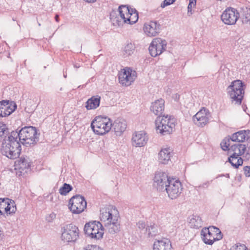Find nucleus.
Listing matches in <instances>:
<instances>
[{
    "label": "nucleus",
    "mask_w": 250,
    "mask_h": 250,
    "mask_svg": "<svg viewBox=\"0 0 250 250\" xmlns=\"http://www.w3.org/2000/svg\"><path fill=\"white\" fill-rule=\"evenodd\" d=\"M175 1V0H165L161 5V7L164 8L165 7L173 3Z\"/></svg>",
    "instance_id": "nucleus-40"
},
{
    "label": "nucleus",
    "mask_w": 250,
    "mask_h": 250,
    "mask_svg": "<svg viewBox=\"0 0 250 250\" xmlns=\"http://www.w3.org/2000/svg\"><path fill=\"white\" fill-rule=\"evenodd\" d=\"M240 17L239 13L237 9L228 7L225 9L221 15L222 21L227 25H234L236 23Z\"/></svg>",
    "instance_id": "nucleus-16"
},
{
    "label": "nucleus",
    "mask_w": 250,
    "mask_h": 250,
    "mask_svg": "<svg viewBox=\"0 0 250 250\" xmlns=\"http://www.w3.org/2000/svg\"><path fill=\"white\" fill-rule=\"evenodd\" d=\"M137 226L140 229L144 230V233H145V229L146 227V224L145 222L143 221H139L137 223Z\"/></svg>",
    "instance_id": "nucleus-42"
},
{
    "label": "nucleus",
    "mask_w": 250,
    "mask_h": 250,
    "mask_svg": "<svg viewBox=\"0 0 250 250\" xmlns=\"http://www.w3.org/2000/svg\"><path fill=\"white\" fill-rule=\"evenodd\" d=\"M86 201L83 196L76 195L70 199L69 208L73 213L80 214L86 208Z\"/></svg>",
    "instance_id": "nucleus-11"
},
{
    "label": "nucleus",
    "mask_w": 250,
    "mask_h": 250,
    "mask_svg": "<svg viewBox=\"0 0 250 250\" xmlns=\"http://www.w3.org/2000/svg\"><path fill=\"white\" fill-rule=\"evenodd\" d=\"M17 104L14 101L3 100L0 102V117L10 115L17 109Z\"/></svg>",
    "instance_id": "nucleus-18"
},
{
    "label": "nucleus",
    "mask_w": 250,
    "mask_h": 250,
    "mask_svg": "<svg viewBox=\"0 0 250 250\" xmlns=\"http://www.w3.org/2000/svg\"><path fill=\"white\" fill-rule=\"evenodd\" d=\"M74 66L76 68H79L80 67V66L77 64H74Z\"/></svg>",
    "instance_id": "nucleus-49"
},
{
    "label": "nucleus",
    "mask_w": 250,
    "mask_h": 250,
    "mask_svg": "<svg viewBox=\"0 0 250 250\" xmlns=\"http://www.w3.org/2000/svg\"><path fill=\"white\" fill-rule=\"evenodd\" d=\"M104 229L103 225L100 222L95 221L86 223L84 231L89 237L99 240L103 237Z\"/></svg>",
    "instance_id": "nucleus-7"
},
{
    "label": "nucleus",
    "mask_w": 250,
    "mask_h": 250,
    "mask_svg": "<svg viewBox=\"0 0 250 250\" xmlns=\"http://www.w3.org/2000/svg\"><path fill=\"white\" fill-rule=\"evenodd\" d=\"M203 242L208 245H212L216 241L221 239L223 235L220 229L214 226L203 228L201 232Z\"/></svg>",
    "instance_id": "nucleus-6"
},
{
    "label": "nucleus",
    "mask_w": 250,
    "mask_h": 250,
    "mask_svg": "<svg viewBox=\"0 0 250 250\" xmlns=\"http://www.w3.org/2000/svg\"><path fill=\"white\" fill-rule=\"evenodd\" d=\"M126 123L122 119H117L112 122V127L117 136H121L126 128Z\"/></svg>",
    "instance_id": "nucleus-21"
},
{
    "label": "nucleus",
    "mask_w": 250,
    "mask_h": 250,
    "mask_svg": "<svg viewBox=\"0 0 250 250\" xmlns=\"http://www.w3.org/2000/svg\"><path fill=\"white\" fill-rule=\"evenodd\" d=\"M183 189L182 185L180 181L175 178H173L168 182L167 188L164 190L166 191L168 197L171 200L177 199L181 194Z\"/></svg>",
    "instance_id": "nucleus-9"
},
{
    "label": "nucleus",
    "mask_w": 250,
    "mask_h": 250,
    "mask_svg": "<svg viewBox=\"0 0 250 250\" xmlns=\"http://www.w3.org/2000/svg\"><path fill=\"white\" fill-rule=\"evenodd\" d=\"M230 137H226L223 140L220 144L222 149L224 150H228V153L229 152V146H230Z\"/></svg>",
    "instance_id": "nucleus-36"
},
{
    "label": "nucleus",
    "mask_w": 250,
    "mask_h": 250,
    "mask_svg": "<svg viewBox=\"0 0 250 250\" xmlns=\"http://www.w3.org/2000/svg\"><path fill=\"white\" fill-rule=\"evenodd\" d=\"M105 229L108 232L112 234L119 232L120 230V224L119 219H116V221H111L110 222L103 224Z\"/></svg>",
    "instance_id": "nucleus-24"
},
{
    "label": "nucleus",
    "mask_w": 250,
    "mask_h": 250,
    "mask_svg": "<svg viewBox=\"0 0 250 250\" xmlns=\"http://www.w3.org/2000/svg\"><path fill=\"white\" fill-rule=\"evenodd\" d=\"M226 177H229V174H226Z\"/></svg>",
    "instance_id": "nucleus-51"
},
{
    "label": "nucleus",
    "mask_w": 250,
    "mask_h": 250,
    "mask_svg": "<svg viewBox=\"0 0 250 250\" xmlns=\"http://www.w3.org/2000/svg\"><path fill=\"white\" fill-rule=\"evenodd\" d=\"M245 175L246 177H250V166H246L244 167Z\"/></svg>",
    "instance_id": "nucleus-44"
},
{
    "label": "nucleus",
    "mask_w": 250,
    "mask_h": 250,
    "mask_svg": "<svg viewBox=\"0 0 250 250\" xmlns=\"http://www.w3.org/2000/svg\"><path fill=\"white\" fill-rule=\"evenodd\" d=\"M154 250H171V245L169 240L163 239L155 241L153 244Z\"/></svg>",
    "instance_id": "nucleus-25"
},
{
    "label": "nucleus",
    "mask_w": 250,
    "mask_h": 250,
    "mask_svg": "<svg viewBox=\"0 0 250 250\" xmlns=\"http://www.w3.org/2000/svg\"><path fill=\"white\" fill-rule=\"evenodd\" d=\"M165 109V101L160 99L152 103L150 107V110L155 115L161 116Z\"/></svg>",
    "instance_id": "nucleus-23"
},
{
    "label": "nucleus",
    "mask_w": 250,
    "mask_h": 250,
    "mask_svg": "<svg viewBox=\"0 0 250 250\" xmlns=\"http://www.w3.org/2000/svg\"><path fill=\"white\" fill-rule=\"evenodd\" d=\"M245 132V136L246 140H248L250 138V130H243Z\"/></svg>",
    "instance_id": "nucleus-46"
},
{
    "label": "nucleus",
    "mask_w": 250,
    "mask_h": 250,
    "mask_svg": "<svg viewBox=\"0 0 250 250\" xmlns=\"http://www.w3.org/2000/svg\"><path fill=\"white\" fill-rule=\"evenodd\" d=\"M143 30L147 36L155 37L160 32V24L156 21H149L144 24Z\"/></svg>",
    "instance_id": "nucleus-19"
},
{
    "label": "nucleus",
    "mask_w": 250,
    "mask_h": 250,
    "mask_svg": "<svg viewBox=\"0 0 250 250\" xmlns=\"http://www.w3.org/2000/svg\"><path fill=\"white\" fill-rule=\"evenodd\" d=\"M196 0H189V2L188 6V13H190L192 14V8L196 5Z\"/></svg>",
    "instance_id": "nucleus-39"
},
{
    "label": "nucleus",
    "mask_w": 250,
    "mask_h": 250,
    "mask_svg": "<svg viewBox=\"0 0 250 250\" xmlns=\"http://www.w3.org/2000/svg\"><path fill=\"white\" fill-rule=\"evenodd\" d=\"M175 124L176 119L171 116H158L155 120L157 131L163 135L171 133Z\"/></svg>",
    "instance_id": "nucleus-4"
},
{
    "label": "nucleus",
    "mask_w": 250,
    "mask_h": 250,
    "mask_svg": "<svg viewBox=\"0 0 250 250\" xmlns=\"http://www.w3.org/2000/svg\"><path fill=\"white\" fill-rule=\"evenodd\" d=\"M220 176H218L216 177V178H218V177H219Z\"/></svg>",
    "instance_id": "nucleus-55"
},
{
    "label": "nucleus",
    "mask_w": 250,
    "mask_h": 250,
    "mask_svg": "<svg viewBox=\"0 0 250 250\" xmlns=\"http://www.w3.org/2000/svg\"><path fill=\"white\" fill-rule=\"evenodd\" d=\"M172 177L168 176L165 172H158L155 173L153 179V186L158 191L164 192L168 185V182Z\"/></svg>",
    "instance_id": "nucleus-15"
},
{
    "label": "nucleus",
    "mask_w": 250,
    "mask_h": 250,
    "mask_svg": "<svg viewBox=\"0 0 250 250\" xmlns=\"http://www.w3.org/2000/svg\"><path fill=\"white\" fill-rule=\"evenodd\" d=\"M11 133L13 139L16 138L24 145L34 144L38 141L37 129L32 126H25L19 132L13 131Z\"/></svg>",
    "instance_id": "nucleus-3"
},
{
    "label": "nucleus",
    "mask_w": 250,
    "mask_h": 250,
    "mask_svg": "<svg viewBox=\"0 0 250 250\" xmlns=\"http://www.w3.org/2000/svg\"><path fill=\"white\" fill-rule=\"evenodd\" d=\"M0 209H1L0 208ZM2 214V212L1 210V209H0V215H1Z\"/></svg>",
    "instance_id": "nucleus-50"
},
{
    "label": "nucleus",
    "mask_w": 250,
    "mask_h": 250,
    "mask_svg": "<svg viewBox=\"0 0 250 250\" xmlns=\"http://www.w3.org/2000/svg\"><path fill=\"white\" fill-rule=\"evenodd\" d=\"M171 157L169 148H162L158 155L159 162L163 164H167L170 160Z\"/></svg>",
    "instance_id": "nucleus-26"
},
{
    "label": "nucleus",
    "mask_w": 250,
    "mask_h": 250,
    "mask_svg": "<svg viewBox=\"0 0 250 250\" xmlns=\"http://www.w3.org/2000/svg\"><path fill=\"white\" fill-rule=\"evenodd\" d=\"M83 0L86 2L93 3V2H94L95 1H96V0Z\"/></svg>",
    "instance_id": "nucleus-47"
},
{
    "label": "nucleus",
    "mask_w": 250,
    "mask_h": 250,
    "mask_svg": "<svg viewBox=\"0 0 250 250\" xmlns=\"http://www.w3.org/2000/svg\"><path fill=\"white\" fill-rule=\"evenodd\" d=\"M190 227L194 229H199L202 226L201 218L197 215H193L189 220Z\"/></svg>",
    "instance_id": "nucleus-31"
},
{
    "label": "nucleus",
    "mask_w": 250,
    "mask_h": 250,
    "mask_svg": "<svg viewBox=\"0 0 250 250\" xmlns=\"http://www.w3.org/2000/svg\"><path fill=\"white\" fill-rule=\"evenodd\" d=\"M120 216L118 210L112 206L103 208L100 210V218L103 224L116 221L119 219Z\"/></svg>",
    "instance_id": "nucleus-12"
},
{
    "label": "nucleus",
    "mask_w": 250,
    "mask_h": 250,
    "mask_svg": "<svg viewBox=\"0 0 250 250\" xmlns=\"http://www.w3.org/2000/svg\"><path fill=\"white\" fill-rule=\"evenodd\" d=\"M145 233L148 237H152L158 234V226L154 223H150L147 225Z\"/></svg>",
    "instance_id": "nucleus-28"
},
{
    "label": "nucleus",
    "mask_w": 250,
    "mask_h": 250,
    "mask_svg": "<svg viewBox=\"0 0 250 250\" xmlns=\"http://www.w3.org/2000/svg\"><path fill=\"white\" fill-rule=\"evenodd\" d=\"M7 203L6 208H5V211L7 214H11L15 213L17 210L15 202L9 198H6Z\"/></svg>",
    "instance_id": "nucleus-33"
},
{
    "label": "nucleus",
    "mask_w": 250,
    "mask_h": 250,
    "mask_svg": "<svg viewBox=\"0 0 250 250\" xmlns=\"http://www.w3.org/2000/svg\"><path fill=\"white\" fill-rule=\"evenodd\" d=\"M12 133L9 134L7 138H5L1 144V153L11 159H15L19 157L21 152V146L16 138L11 136Z\"/></svg>",
    "instance_id": "nucleus-2"
},
{
    "label": "nucleus",
    "mask_w": 250,
    "mask_h": 250,
    "mask_svg": "<svg viewBox=\"0 0 250 250\" xmlns=\"http://www.w3.org/2000/svg\"><path fill=\"white\" fill-rule=\"evenodd\" d=\"M7 203L8 202H7V201H6V198H0V208L5 210Z\"/></svg>",
    "instance_id": "nucleus-41"
},
{
    "label": "nucleus",
    "mask_w": 250,
    "mask_h": 250,
    "mask_svg": "<svg viewBox=\"0 0 250 250\" xmlns=\"http://www.w3.org/2000/svg\"><path fill=\"white\" fill-rule=\"evenodd\" d=\"M8 132L6 125L0 123V138H2Z\"/></svg>",
    "instance_id": "nucleus-37"
},
{
    "label": "nucleus",
    "mask_w": 250,
    "mask_h": 250,
    "mask_svg": "<svg viewBox=\"0 0 250 250\" xmlns=\"http://www.w3.org/2000/svg\"><path fill=\"white\" fill-rule=\"evenodd\" d=\"M220 176H218L216 177V178H218V177H219Z\"/></svg>",
    "instance_id": "nucleus-53"
},
{
    "label": "nucleus",
    "mask_w": 250,
    "mask_h": 250,
    "mask_svg": "<svg viewBox=\"0 0 250 250\" xmlns=\"http://www.w3.org/2000/svg\"><path fill=\"white\" fill-rule=\"evenodd\" d=\"M167 44L166 40L160 38H154L148 48L150 55L153 57L160 55L166 50Z\"/></svg>",
    "instance_id": "nucleus-14"
},
{
    "label": "nucleus",
    "mask_w": 250,
    "mask_h": 250,
    "mask_svg": "<svg viewBox=\"0 0 250 250\" xmlns=\"http://www.w3.org/2000/svg\"><path fill=\"white\" fill-rule=\"evenodd\" d=\"M79 230L75 225L70 224L63 227L61 238L62 241L67 243H73L79 238Z\"/></svg>",
    "instance_id": "nucleus-10"
},
{
    "label": "nucleus",
    "mask_w": 250,
    "mask_h": 250,
    "mask_svg": "<svg viewBox=\"0 0 250 250\" xmlns=\"http://www.w3.org/2000/svg\"><path fill=\"white\" fill-rule=\"evenodd\" d=\"M119 16L115 12L110 14V20L115 26H120L124 23L133 24L138 20V13L134 8L129 7L126 5H120L118 8Z\"/></svg>",
    "instance_id": "nucleus-1"
},
{
    "label": "nucleus",
    "mask_w": 250,
    "mask_h": 250,
    "mask_svg": "<svg viewBox=\"0 0 250 250\" xmlns=\"http://www.w3.org/2000/svg\"><path fill=\"white\" fill-rule=\"evenodd\" d=\"M91 127L95 134L104 135L111 129L112 121L107 117L98 116L92 121Z\"/></svg>",
    "instance_id": "nucleus-5"
},
{
    "label": "nucleus",
    "mask_w": 250,
    "mask_h": 250,
    "mask_svg": "<svg viewBox=\"0 0 250 250\" xmlns=\"http://www.w3.org/2000/svg\"><path fill=\"white\" fill-rule=\"evenodd\" d=\"M72 189V187L69 184L64 183L63 186L60 188L59 193L62 195H65L70 191Z\"/></svg>",
    "instance_id": "nucleus-35"
},
{
    "label": "nucleus",
    "mask_w": 250,
    "mask_h": 250,
    "mask_svg": "<svg viewBox=\"0 0 250 250\" xmlns=\"http://www.w3.org/2000/svg\"><path fill=\"white\" fill-rule=\"evenodd\" d=\"M220 176H218L216 177V178H218V177H219Z\"/></svg>",
    "instance_id": "nucleus-54"
},
{
    "label": "nucleus",
    "mask_w": 250,
    "mask_h": 250,
    "mask_svg": "<svg viewBox=\"0 0 250 250\" xmlns=\"http://www.w3.org/2000/svg\"><path fill=\"white\" fill-rule=\"evenodd\" d=\"M210 117L209 111L203 107L193 117V120L197 126L202 127L209 123Z\"/></svg>",
    "instance_id": "nucleus-17"
},
{
    "label": "nucleus",
    "mask_w": 250,
    "mask_h": 250,
    "mask_svg": "<svg viewBox=\"0 0 250 250\" xmlns=\"http://www.w3.org/2000/svg\"><path fill=\"white\" fill-rule=\"evenodd\" d=\"M100 100V96H93L85 103V107L87 110L95 109L99 106Z\"/></svg>",
    "instance_id": "nucleus-27"
},
{
    "label": "nucleus",
    "mask_w": 250,
    "mask_h": 250,
    "mask_svg": "<svg viewBox=\"0 0 250 250\" xmlns=\"http://www.w3.org/2000/svg\"><path fill=\"white\" fill-rule=\"evenodd\" d=\"M247 147L245 145L241 144L232 145L229 149V154L233 156L240 157L244 156L246 153Z\"/></svg>",
    "instance_id": "nucleus-22"
},
{
    "label": "nucleus",
    "mask_w": 250,
    "mask_h": 250,
    "mask_svg": "<svg viewBox=\"0 0 250 250\" xmlns=\"http://www.w3.org/2000/svg\"><path fill=\"white\" fill-rule=\"evenodd\" d=\"M230 250H249L247 247L243 244H237L232 246Z\"/></svg>",
    "instance_id": "nucleus-38"
},
{
    "label": "nucleus",
    "mask_w": 250,
    "mask_h": 250,
    "mask_svg": "<svg viewBox=\"0 0 250 250\" xmlns=\"http://www.w3.org/2000/svg\"><path fill=\"white\" fill-rule=\"evenodd\" d=\"M242 87L243 83L240 80L234 81L228 87V93L232 101L238 104H241L243 98L244 91Z\"/></svg>",
    "instance_id": "nucleus-8"
},
{
    "label": "nucleus",
    "mask_w": 250,
    "mask_h": 250,
    "mask_svg": "<svg viewBox=\"0 0 250 250\" xmlns=\"http://www.w3.org/2000/svg\"><path fill=\"white\" fill-rule=\"evenodd\" d=\"M245 132L243 130L233 133L231 137V140L233 142H243L246 139L245 136Z\"/></svg>",
    "instance_id": "nucleus-34"
},
{
    "label": "nucleus",
    "mask_w": 250,
    "mask_h": 250,
    "mask_svg": "<svg viewBox=\"0 0 250 250\" xmlns=\"http://www.w3.org/2000/svg\"><path fill=\"white\" fill-rule=\"evenodd\" d=\"M137 78L136 71L129 67H125L121 70L119 73V82L124 86H129Z\"/></svg>",
    "instance_id": "nucleus-13"
},
{
    "label": "nucleus",
    "mask_w": 250,
    "mask_h": 250,
    "mask_svg": "<svg viewBox=\"0 0 250 250\" xmlns=\"http://www.w3.org/2000/svg\"><path fill=\"white\" fill-rule=\"evenodd\" d=\"M211 182H212V181H206L205 183L201 184L200 186V187L201 188H207L208 187V186H209V185L210 184Z\"/></svg>",
    "instance_id": "nucleus-45"
},
{
    "label": "nucleus",
    "mask_w": 250,
    "mask_h": 250,
    "mask_svg": "<svg viewBox=\"0 0 250 250\" xmlns=\"http://www.w3.org/2000/svg\"><path fill=\"white\" fill-rule=\"evenodd\" d=\"M17 165L19 166V168L23 170L28 169L31 166V161L27 157H21L17 162Z\"/></svg>",
    "instance_id": "nucleus-29"
},
{
    "label": "nucleus",
    "mask_w": 250,
    "mask_h": 250,
    "mask_svg": "<svg viewBox=\"0 0 250 250\" xmlns=\"http://www.w3.org/2000/svg\"><path fill=\"white\" fill-rule=\"evenodd\" d=\"M229 155V157L228 158V162H229L234 168H237L239 166L243 165V160L241 157L231 155Z\"/></svg>",
    "instance_id": "nucleus-32"
},
{
    "label": "nucleus",
    "mask_w": 250,
    "mask_h": 250,
    "mask_svg": "<svg viewBox=\"0 0 250 250\" xmlns=\"http://www.w3.org/2000/svg\"><path fill=\"white\" fill-rule=\"evenodd\" d=\"M131 140L133 146L142 147L146 144L148 137L145 131H137L133 134Z\"/></svg>",
    "instance_id": "nucleus-20"
},
{
    "label": "nucleus",
    "mask_w": 250,
    "mask_h": 250,
    "mask_svg": "<svg viewBox=\"0 0 250 250\" xmlns=\"http://www.w3.org/2000/svg\"><path fill=\"white\" fill-rule=\"evenodd\" d=\"M135 48L136 46L134 43L129 42H127L124 47L123 56L125 57L131 56L134 53Z\"/></svg>",
    "instance_id": "nucleus-30"
},
{
    "label": "nucleus",
    "mask_w": 250,
    "mask_h": 250,
    "mask_svg": "<svg viewBox=\"0 0 250 250\" xmlns=\"http://www.w3.org/2000/svg\"><path fill=\"white\" fill-rule=\"evenodd\" d=\"M55 20H56V21L57 22H59V15H56L55 16Z\"/></svg>",
    "instance_id": "nucleus-48"
},
{
    "label": "nucleus",
    "mask_w": 250,
    "mask_h": 250,
    "mask_svg": "<svg viewBox=\"0 0 250 250\" xmlns=\"http://www.w3.org/2000/svg\"><path fill=\"white\" fill-rule=\"evenodd\" d=\"M51 215L52 216V217L55 216V214H51Z\"/></svg>",
    "instance_id": "nucleus-52"
},
{
    "label": "nucleus",
    "mask_w": 250,
    "mask_h": 250,
    "mask_svg": "<svg viewBox=\"0 0 250 250\" xmlns=\"http://www.w3.org/2000/svg\"><path fill=\"white\" fill-rule=\"evenodd\" d=\"M85 250H102L100 247L97 245H88Z\"/></svg>",
    "instance_id": "nucleus-43"
}]
</instances>
